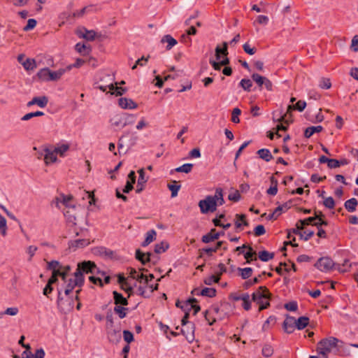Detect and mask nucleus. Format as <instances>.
Wrapping results in <instances>:
<instances>
[{"label": "nucleus", "mask_w": 358, "mask_h": 358, "mask_svg": "<svg viewBox=\"0 0 358 358\" xmlns=\"http://www.w3.org/2000/svg\"><path fill=\"white\" fill-rule=\"evenodd\" d=\"M138 173L139 174L138 180V184H137V188L136 189V192L137 194L141 193L143 189H144V184L148 181V178H145V171L143 169H141L138 171Z\"/></svg>", "instance_id": "obj_16"}, {"label": "nucleus", "mask_w": 358, "mask_h": 358, "mask_svg": "<svg viewBox=\"0 0 358 358\" xmlns=\"http://www.w3.org/2000/svg\"><path fill=\"white\" fill-rule=\"evenodd\" d=\"M285 308L289 311H296L298 308V305L296 301H290L284 306Z\"/></svg>", "instance_id": "obj_58"}, {"label": "nucleus", "mask_w": 358, "mask_h": 358, "mask_svg": "<svg viewBox=\"0 0 358 358\" xmlns=\"http://www.w3.org/2000/svg\"><path fill=\"white\" fill-rule=\"evenodd\" d=\"M48 103V98L45 96H35L30 101H29L27 104L28 107H30L33 105H37L40 108H45Z\"/></svg>", "instance_id": "obj_14"}, {"label": "nucleus", "mask_w": 358, "mask_h": 358, "mask_svg": "<svg viewBox=\"0 0 358 358\" xmlns=\"http://www.w3.org/2000/svg\"><path fill=\"white\" fill-rule=\"evenodd\" d=\"M193 167L192 164H185L175 169L176 172L189 173Z\"/></svg>", "instance_id": "obj_42"}, {"label": "nucleus", "mask_w": 358, "mask_h": 358, "mask_svg": "<svg viewBox=\"0 0 358 358\" xmlns=\"http://www.w3.org/2000/svg\"><path fill=\"white\" fill-rule=\"evenodd\" d=\"M215 232V229H212L209 233L202 236L201 241L205 243L214 241L215 239L213 236V233Z\"/></svg>", "instance_id": "obj_49"}, {"label": "nucleus", "mask_w": 358, "mask_h": 358, "mask_svg": "<svg viewBox=\"0 0 358 358\" xmlns=\"http://www.w3.org/2000/svg\"><path fill=\"white\" fill-rule=\"evenodd\" d=\"M150 252H143L140 249H137L135 253V257L137 260L141 262L143 264H145L150 261Z\"/></svg>", "instance_id": "obj_17"}, {"label": "nucleus", "mask_w": 358, "mask_h": 358, "mask_svg": "<svg viewBox=\"0 0 358 358\" xmlns=\"http://www.w3.org/2000/svg\"><path fill=\"white\" fill-rule=\"evenodd\" d=\"M110 122H111L112 125H113L115 127L121 126L122 127L123 122H124V115H117L114 116L113 118H111Z\"/></svg>", "instance_id": "obj_39"}, {"label": "nucleus", "mask_w": 358, "mask_h": 358, "mask_svg": "<svg viewBox=\"0 0 358 358\" xmlns=\"http://www.w3.org/2000/svg\"><path fill=\"white\" fill-rule=\"evenodd\" d=\"M96 264L91 261H84L78 264V267L75 272H79L81 275H83V273H94L95 270H96Z\"/></svg>", "instance_id": "obj_8"}, {"label": "nucleus", "mask_w": 358, "mask_h": 358, "mask_svg": "<svg viewBox=\"0 0 358 358\" xmlns=\"http://www.w3.org/2000/svg\"><path fill=\"white\" fill-rule=\"evenodd\" d=\"M213 198L216 203V206H222L224 203V199L223 197V190L222 188H217L215 189V195L213 196Z\"/></svg>", "instance_id": "obj_20"}, {"label": "nucleus", "mask_w": 358, "mask_h": 358, "mask_svg": "<svg viewBox=\"0 0 358 358\" xmlns=\"http://www.w3.org/2000/svg\"><path fill=\"white\" fill-rule=\"evenodd\" d=\"M44 115V113L42 111H36V112H31L29 113L25 114L24 116L21 117L22 121H27L30 119L36 117H40Z\"/></svg>", "instance_id": "obj_37"}, {"label": "nucleus", "mask_w": 358, "mask_h": 358, "mask_svg": "<svg viewBox=\"0 0 358 358\" xmlns=\"http://www.w3.org/2000/svg\"><path fill=\"white\" fill-rule=\"evenodd\" d=\"M323 204L326 208L332 209L335 206V201H334L333 197L329 196V197H327L324 199V200L323 201Z\"/></svg>", "instance_id": "obj_52"}, {"label": "nucleus", "mask_w": 358, "mask_h": 358, "mask_svg": "<svg viewBox=\"0 0 358 358\" xmlns=\"http://www.w3.org/2000/svg\"><path fill=\"white\" fill-rule=\"evenodd\" d=\"M156 231L154 229H151L146 233V236L144 241L141 243L143 247H146L150 244L156 237Z\"/></svg>", "instance_id": "obj_23"}, {"label": "nucleus", "mask_w": 358, "mask_h": 358, "mask_svg": "<svg viewBox=\"0 0 358 358\" xmlns=\"http://www.w3.org/2000/svg\"><path fill=\"white\" fill-rule=\"evenodd\" d=\"M257 154L259 155V158L262 159L263 160L267 162H270L273 158V155H271L268 149H260L257 152Z\"/></svg>", "instance_id": "obj_21"}, {"label": "nucleus", "mask_w": 358, "mask_h": 358, "mask_svg": "<svg viewBox=\"0 0 358 358\" xmlns=\"http://www.w3.org/2000/svg\"><path fill=\"white\" fill-rule=\"evenodd\" d=\"M252 79L255 81L259 88H262L263 86L268 90L272 91L273 84L271 81L265 76H262L258 73H253L252 75Z\"/></svg>", "instance_id": "obj_7"}, {"label": "nucleus", "mask_w": 358, "mask_h": 358, "mask_svg": "<svg viewBox=\"0 0 358 358\" xmlns=\"http://www.w3.org/2000/svg\"><path fill=\"white\" fill-rule=\"evenodd\" d=\"M162 43H167L166 50H171L175 45L177 44V41L173 38L171 35L167 34L162 37L161 39Z\"/></svg>", "instance_id": "obj_22"}, {"label": "nucleus", "mask_w": 358, "mask_h": 358, "mask_svg": "<svg viewBox=\"0 0 358 358\" xmlns=\"http://www.w3.org/2000/svg\"><path fill=\"white\" fill-rule=\"evenodd\" d=\"M319 87L322 89L328 90L331 87V83L329 78H322L319 82Z\"/></svg>", "instance_id": "obj_46"}, {"label": "nucleus", "mask_w": 358, "mask_h": 358, "mask_svg": "<svg viewBox=\"0 0 358 358\" xmlns=\"http://www.w3.org/2000/svg\"><path fill=\"white\" fill-rule=\"evenodd\" d=\"M108 88L110 89V90L111 91H113L115 90V92H111V94H115L116 96H121L122 95L124 92H127V88H123V87H115L113 85V84H110L108 85Z\"/></svg>", "instance_id": "obj_36"}, {"label": "nucleus", "mask_w": 358, "mask_h": 358, "mask_svg": "<svg viewBox=\"0 0 358 358\" xmlns=\"http://www.w3.org/2000/svg\"><path fill=\"white\" fill-rule=\"evenodd\" d=\"M57 308L60 313L67 314L71 312L73 308V301L71 298L66 295L65 297L62 296V289H57Z\"/></svg>", "instance_id": "obj_3"}, {"label": "nucleus", "mask_w": 358, "mask_h": 358, "mask_svg": "<svg viewBox=\"0 0 358 358\" xmlns=\"http://www.w3.org/2000/svg\"><path fill=\"white\" fill-rule=\"evenodd\" d=\"M37 76L38 78L43 81H57V75L54 71H50L48 68L41 69Z\"/></svg>", "instance_id": "obj_10"}, {"label": "nucleus", "mask_w": 358, "mask_h": 358, "mask_svg": "<svg viewBox=\"0 0 358 358\" xmlns=\"http://www.w3.org/2000/svg\"><path fill=\"white\" fill-rule=\"evenodd\" d=\"M118 104L124 109H134L137 108V104L132 99L125 97L119 99Z\"/></svg>", "instance_id": "obj_15"}, {"label": "nucleus", "mask_w": 358, "mask_h": 358, "mask_svg": "<svg viewBox=\"0 0 358 358\" xmlns=\"http://www.w3.org/2000/svg\"><path fill=\"white\" fill-rule=\"evenodd\" d=\"M146 285L145 287L143 286H139L138 287V294L141 296H142L144 298H148L150 296L149 292H147L146 290Z\"/></svg>", "instance_id": "obj_61"}, {"label": "nucleus", "mask_w": 358, "mask_h": 358, "mask_svg": "<svg viewBox=\"0 0 358 358\" xmlns=\"http://www.w3.org/2000/svg\"><path fill=\"white\" fill-rule=\"evenodd\" d=\"M306 106V103L304 101L299 100L296 102L295 105H294V110H297L300 112L303 111Z\"/></svg>", "instance_id": "obj_63"}, {"label": "nucleus", "mask_w": 358, "mask_h": 358, "mask_svg": "<svg viewBox=\"0 0 358 358\" xmlns=\"http://www.w3.org/2000/svg\"><path fill=\"white\" fill-rule=\"evenodd\" d=\"M73 275L74 278H71L66 282L67 284L64 289V294L66 296L72 292L75 287H81L84 284V275L79 272H75Z\"/></svg>", "instance_id": "obj_4"}, {"label": "nucleus", "mask_w": 358, "mask_h": 358, "mask_svg": "<svg viewBox=\"0 0 358 358\" xmlns=\"http://www.w3.org/2000/svg\"><path fill=\"white\" fill-rule=\"evenodd\" d=\"M357 204V200L355 198H352L345 202L344 206L348 212L352 213L356 210Z\"/></svg>", "instance_id": "obj_25"}, {"label": "nucleus", "mask_w": 358, "mask_h": 358, "mask_svg": "<svg viewBox=\"0 0 358 358\" xmlns=\"http://www.w3.org/2000/svg\"><path fill=\"white\" fill-rule=\"evenodd\" d=\"M110 341L117 343L121 339V334L119 330H113L108 334Z\"/></svg>", "instance_id": "obj_33"}, {"label": "nucleus", "mask_w": 358, "mask_h": 358, "mask_svg": "<svg viewBox=\"0 0 358 358\" xmlns=\"http://www.w3.org/2000/svg\"><path fill=\"white\" fill-rule=\"evenodd\" d=\"M222 48H221L219 45H217L215 48V57H216V59L217 60H220L221 57H220V55H223L224 56H225V57L220 61V64H222V66H226L227 64H229V59L228 57H227V55H228V50H227V47H228V43L227 42H223L222 43Z\"/></svg>", "instance_id": "obj_9"}, {"label": "nucleus", "mask_w": 358, "mask_h": 358, "mask_svg": "<svg viewBox=\"0 0 358 358\" xmlns=\"http://www.w3.org/2000/svg\"><path fill=\"white\" fill-rule=\"evenodd\" d=\"M90 244L88 239H77L69 242V247L73 248H84Z\"/></svg>", "instance_id": "obj_19"}, {"label": "nucleus", "mask_w": 358, "mask_h": 358, "mask_svg": "<svg viewBox=\"0 0 358 358\" xmlns=\"http://www.w3.org/2000/svg\"><path fill=\"white\" fill-rule=\"evenodd\" d=\"M243 48L244 51L250 55H253L254 54H255L256 50H257L255 48H251L250 45L248 43H245L243 45Z\"/></svg>", "instance_id": "obj_62"}, {"label": "nucleus", "mask_w": 358, "mask_h": 358, "mask_svg": "<svg viewBox=\"0 0 358 358\" xmlns=\"http://www.w3.org/2000/svg\"><path fill=\"white\" fill-rule=\"evenodd\" d=\"M309 323V318L306 316H302L296 320L295 326L296 328L299 330L303 329L306 328Z\"/></svg>", "instance_id": "obj_24"}, {"label": "nucleus", "mask_w": 358, "mask_h": 358, "mask_svg": "<svg viewBox=\"0 0 358 358\" xmlns=\"http://www.w3.org/2000/svg\"><path fill=\"white\" fill-rule=\"evenodd\" d=\"M123 337L124 340L127 343H130L134 341V335L133 334L128 330H124L123 331Z\"/></svg>", "instance_id": "obj_57"}, {"label": "nucleus", "mask_w": 358, "mask_h": 358, "mask_svg": "<svg viewBox=\"0 0 358 358\" xmlns=\"http://www.w3.org/2000/svg\"><path fill=\"white\" fill-rule=\"evenodd\" d=\"M59 268H62V265L58 261L53 260L48 262V269L51 270L52 271L57 270Z\"/></svg>", "instance_id": "obj_54"}, {"label": "nucleus", "mask_w": 358, "mask_h": 358, "mask_svg": "<svg viewBox=\"0 0 358 358\" xmlns=\"http://www.w3.org/2000/svg\"><path fill=\"white\" fill-rule=\"evenodd\" d=\"M71 71V66H69V65L66 68H62L58 69L57 71H54L55 73L57 75V78L59 80L62 76L67 71Z\"/></svg>", "instance_id": "obj_59"}, {"label": "nucleus", "mask_w": 358, "mask_h": 358, "mask_svg": "<svg viewBox=\"0 0 358 358\" xmlns=\"http://www.w3.org/2000/svg\"><path fill=\"white\" fill-rule=\"evenodd\" d=\"M296 320L294 317L287 315L283 322L282 327L284 331L287 334H291L294 331Z\"/></svg>", "instance_id": "obj_12"}, {"label": "nucleus", "mask_w": 358, "mask_h": 358, "mask_svg": "<svg viewBox=\"0 0 358 358\" xmlns=\"http://www.w3.org/2000/svg\"><path fill=\"white\" fill-rule=\"evenodd\" d=\"M241 110L238 108H234L232 113H231V121L234 123H238L240 122V119L238 117V115H241Z\"/></svg>", "instance_id": "obj_51"}, {"label": "nucleus", "mask_w": 358, "mask_h": 358, "mask_svg": "<svg viewBox=\"0 0 358 358\" xmlns=\"http://www.w3.org/2000/svg\"><path fill=\"white\" fill-rule=\"evenodd\" d=\"M94 253L96 255H100L102 256L106 257H112L113 255V252L112 250H108L105 247H97L95 248L94 250Z\"/></svg>", "instance_id": "obj_27"}, {"label": "nucleus", "mask_w": 358, "mask_h": 358, "mask_svg": "<svg viewBox=\"0 0 358 358\" xmlns=\"http://www.w3.org/2000/svg\"><path fill=\"white\" fill-rule=\"evenodd\" d=\"M69 144H62L60 146L55 148L54 150L57 155L58 154L62 157L64 155V153L69 150Z\"/></svg>", "instance_id": "obj_43"}, {"label": "nucleus", "mask_w": 358, "mask_h": 358, "mask_svg": "<svg viewBox=\"0 0 358 358\" xmlns=\"http://www.w3.org/2000/svg\"><path fill=\"white\" fill-rule=\"evenodd\" d=\"M22 65L26 70H33L36 68V61L34 59H27L23 62H22Z\"/></svg>", "instance_id": "obj_34"}, {"label": "nucleus", "mask_w": 358, "mask_h": 358, "mask_svg": "<svg viewBox=\"0 0 358 358\" xmlns=\"http://www.w3.org/2000/svg\"><path fill=\"white\" fill-rule=\"evenodd\" d=\"M259 259L262 262H268L274 257L273 252H269L266 250H262L259 252L258 255Z\"/></svg>", "instance_id": "obj_32"}, {"label": "nucleus", "mask_w": 358, "mask_h": 358, "mask_svg": "<svg viewBox=\"0 0 358 358\" xmlns=\"http://www.w3.org/2000/svg\"><path fill=\"white\" fill-rule=\"evenodd\" d=\"M351 48L353 51H358V35H355L352 39Z\"/></svg>", "instance_id": "obj_64"}, {"label": "nucleus", "mask_w": 358, "mask_h": 358, "mask_svg": "<svg viewBox=\"0 0 358 358\" xmlns=\"http://www.w3.org/2000/svg\"><path fill=\"white\" fill-rule=\"evenodd\" d=\"M169 248V244L166 242H161L155 246V252L160 254L164 252Z\"/></svg>", "instance_id": "obj_41"}, {"label": "nucleus", "mask_w": 358, "mask_h": 358, "mask_svg": "<svg viewBox=\"0 0 358 358\" xmlns=\"http://www.w3.org/2000/svg\"><path fill=\"white\" fill-rule=\"evenodd\" d=\"M194 325L193 324H191L189 330L185 331V329H181V333L185 336L186 339L188 342H192L194 339Z\"/></svg>", "instance_id": "obj_28"}, {"label": "nucleus", "mask_w": 358, "mask_h": 358, "mask_svg": "<svg viewBox=\"0 0 358 358\" xmlns=\"http://www.w3.org/2000/svg\"><path fill=\"white\" fill-rule=\"evenodd\" d=\"M244 257L246 259L247 263H250L251 261L257 260L256 257V252L252 250V251L249 250L244 254Z\"/></svg>", "instance_id": "obj_50"}, {"label": "nucleus", "mask_w": 358, "mask_h": 358, "mask_svg": "<svg viewBox=\"0 0 358 358\" xmlns=\"http://www.w3.org/2000/svg\"><path fill=\"white\" fill-rule=\"evenodd\" d=\"M290 204L291 201H289L278 206L275 209V213H277V216H280L283 211H286L290 208Z\"/></svg>", "instance_id": "obj_45"}, {"label": "nucleus", "mask_w": 358, "mask_h": 358, "mask_svg": "<svg viewBox=\"0 0 358 358\" xmlns=\"http://www.w3.org/2000/svg\"><path fill=\"white\" fill-rule=\"evenodd\" d=\"M124 115V122L122 127H124L125 126L128 124H132L135 121V116L133 115H129L127 113L123 114Z\"/></svg>", "instance_id": "obj_47"}, {"label": "nucleus", "mask_w": 358, "mask_h": 358, "mask_svg": "<svg viewBox=\"0 0 358 358\" xmlns=\"http://www.w3.org/2000/svg\"><path fill=\"white\" fill-rule=\"evenodd\" d=\"M239 86L241 87L245 91L250 92L252 86V82L248 78H243L239 83Z\"/></svg>", "instance_id": "obj_40"}, {"label": "nucleus", "mask_w": 358, "mask_h": 358, "mask_svg": "<svg viewBox=\"0 0 358 358\" xmlns=\"http://www.w3.org/2000/svg\"><path fill=\"white\" fill-rule=\"evenodd\" d=\"M199 206L201 213L206 214L208 212H215L217 209L216 203L213 196L208 195L203 200L199 201Z\"/></svg>", "instance_id": "obj_5"}, {"label": "nucleus", "mask_w": 358, "mask_h": 358, "mask_svg": "<svg viewBox=\"0 0 358 358\" xmlns=\"http://www.w3.org/2000/svg\"><path fill=\"white\" fill-rule=\"evenodd\" d=\"M238 270L240 271V275L241 278L244 280L249 278L252 273V268L250 267H247L244 268H238Z\"/></svg>", "instance_id": "obj_38"}, {"label": "nucleus", "mask_w": 358, "mask_h": 358, "mask_svg": "<svg viewBox=\"0 0 358 358\" xmlns=\"http://www.w3.org/2000/svg\"><path fill=\"white\" fill-rule=\"evenodd\" d=\"M80 37L86 39L87 41H92L96 36V33L94 30H87L84 29V33H80Z\"/></svg>", "instance_id": "obj_29"}, {"label": "nucleus", "mask_w": 358, "mask_h": 358, "mask_svg": "<svg viewBox=\"0 0 358 358\" xmlns=\"http://www.w3.org/2000/svg\"><path fill=\"white\" fill-rule=\"evenodd\" d=\"M271 294L265 286H260L252 294V300L259 305V311L267 308L270 306L269 300Z\"/></svg>", "instance_id": "obj_2"}, {"label": "nucleus", "mask_w": 358, "mask_h": 358, "mask_svg": "<svg viewBox=\"0 0 358 358\" xmlns=\"http://www.w3.org/2000/svg\"><path fill=\"white\" fill-rule=\"evenodd\" d=\"M220 277L219 276L210 275L205 278L203 282L207 285H211L214 282L217 283L220 281Z\"/></svg>", "instance_id": "obj_53"}, {"label": "nucleus", "mask_w": 358, "mask_h": 358, "mask_svg": "<svg viewBox=\"0 0 358 358\" xmlns=\"http://www.w3.org/2000/svg\"><path fill=\"white\" fill-rule=\"evenodd\" d=\"M340 343L342 344L343 342L335 337L325 338L317 343V350L323 358H328V354L334 348L338 349Z\"/></svg>", "instance_id": "obj_1"}, {"label": "nucleus", "mask_w": 358, "mask_h": 358, "mask_svg": "<svg viewBox=\"0 0 358 358\" xmlns=\"http://www.w3.org/2000/svg\"><path fill=\"white\" fill-rule=\"evenodd\" d=\"M273 353V349L269 344H265L262 348V355L266 357H271Z\"/></svg>", "instance_id": "obj_48"}, {"label": "nucleus", "mask_w": 358, "mask_h": 358, "mask_svg": "<svg viewBox=\"0 0 358 358\" xmlns=\"http://www.w3.org/2000/svg\"><path fill=\"white\" fill-rule=\"evenodd\" d=\"M266 233L265 228L263 225H257L254 229V234L256 236H260Z\"/></svg>", "instance_id": "obj_60"}, {"label": "nucleus", "mask_w": 358, "mask_h": 358, "mask_svg": "<svg viewBox=\"0 0 358 358\" xmlns=\"http://www.w3.org/2000/svg\"><path fill=\"white\" fill-rule=\"evenodd\" d=\"M200 295L213 298L216 296V289L215 288L205 287L200 291Z\"/></svg>", "instance_id": "obj_35"}, {"label": "nucleus", "mask_w": 358, "mask_h": 358, "mask_svg": "<svg viewBox=\"0 0 358 358\" xmlns=\"http://www.w3.org/2000/svg\"><path fill=\"white\" fill-rule=\"evenodd\" d=\"M334 266L333 260L328 257L320 258L315 264V266L322 272L329 271L333 268Z\"/></svg>", "instance_id": "obj_6"}, {"label": "nucleus", "mask_w": 358, "mask_h": 358, "mask_svg": "<svg viewBox=\"0 0 358 358\" xmlns=\"http://www.w3.org/2000/svg\"><path fill=\"white\" fill-rule=\"evenodd\" d=\"M113 299L115 306H124L128 305V300L123 295L117 291H113Z\"/></svg>", "instance_id": "obj_18"}, {"label": "nucleus", "mask_w": 358, "mask_h": 358, "mask_svg": "<svg viewBox=\"0 0 358 358\" xmlns=\"http://www.w3.org/2000/svg\"><path fill=\"white\" fill-rule=\"evenodd\" d=\"M322 129L323 127L322 126L309 127L306 129L304 131V136L307 138H309L313 135V134L320 132L322 131Z\"/></svg>", "instance_id": "obj_26"}, {"label": "nucleus", "mask_w": 358, "mask_h": 358, "mask_svg": "<svg viewBox=\"0 0 358 358\" xmlns=\"http://www.w3.org/2000/svg\"><path fill=\"white\" fill-rule=\"evenodd\" d=\"M64 215L69 224H76L77 212L75 206L67 207L64 210Z\"/></svg>", "instance_id": "obj_11"}, {"label": "nucleus", "mask_w": 358, "mask_h": 358, "mask_svg": "<svg viewBox=\"0 0 358 358\" xmlns=\"http://www.w3.org/2000/svg\"><path fill=\"white\" fill-rule=\"evenodd\" d=\"M37 22L34 19H29L27 25L23 28L24 31L33 29L36 26Z\"/></svg>", "instance_id": "obj_55"}, {"label": "nucleus", "mask_w": 358, "mask_h": 358, "mask_svg": "<svg viewBox=\"0 0 358 358\" xmlns=\"http://www.w3.org/2000/svg\"><path fill=\"white\" fill-rule=\"evenodd\" d=\"M114 312L120 319H123L127 316L129 312V308L121 306H115L114 308Z\"/></svg>", "instance_id": "obj_30"}, {"label": "nucleus", "mask_w": 358, "mask_h": 358, "mask_svg": "<svg viewBox=\"0 0 358 358\" xmlns=\"http://www.w3.org/2000/svg\"><path fill=\"white\" fill-rule=\"evenodd\" d=\"M44 161L45 164L48 165L50 163L55 162L57 160V154L55 152L54 149L45 147L43 148Z\"/></svg>", "instance_id": "obj_13"}, {"label": "nucleus", "mask_w": 358, "mask_h": 358, "mask_svg": "<svg viewBox=\"0 0 358 358\" xmlns=\"http://www.w3.org/2000/svg\"><path fill=\"white\" fill-rule=\"evenodd\" d=\"M167 187L171 192L172 198L176 197L178 195V191L181 187L180 185H178V182L176 180H173L172 184H168Z\"/></svg>", "instance_id": "obj_31"}, {"label": "nucleus", "mask_w": 358, "mask_h": 358, "mask_svg": "<svg viewBox=\"0 0 358 358\" xmlns=\"http://www.w3.org/2000/svg\"><path fill=\"white\" fill-rule=\"evenodd\" d=\"M228 199L234 202H237L241 199V194L238 190H235L229 194Z\"/></svg>", "instance_id": "obj_56"}, {"label": "nucleus", "mask_w": 358, "mask_h": 358, "mask_svg": "<svg viewBox=\"0 0 358 358\" xmlns=\"http://www.w3.org/2000/svg\"><path fill=\"white\" fill-rule=\"evenodd\" d=\"M223 241H218L215 247L203 248L202 251L210 256L212 255L213 252H217V250L223 245Z\"/></svg>", "instance_id": "obj_44"}]
</instances>
